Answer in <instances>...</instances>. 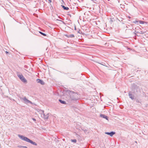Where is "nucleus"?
<instances>
[{
	"label": "nucleus",
	"mask_w": 148,
	"mask_h": 148,
	"mask_svg": "<svg viewBox=\"0 0 148 148\" xmlns=\"http://www.w3.org/2000/svg\"><path fill=\"white\" fill-rule=\"evenodd\" d=\"M32 119L34 120V121H36V119H34V118H33Z\"/></svg>",
	"instance_id": "17"
},
{
	"label": "nucleus",
	"mask_w": 148,
	"mask_h": 148,
	"mask_svg": "<svg viewBox=\"0 0 148 148\" xmlns=\"http://www.w3.org/2000/svg\"><path fill=\"white\" fill-rule=\"evenodd\" d=\"M49 2L50 3L51 2V0H48Z\"/></svg>",
	"instance_id": "16"
},
{
	"label": "nucleus",
	"mask_w": 148,
	"mask_h": 148,
	"mask_svg": "<svg viewBox=\"0 0 148 148\" xmlns=\"http://www.w3.org/2000/svg\"><path fill=\"white\" fill-rule=\"evenodd\" d=\"M130 97L131 98V99H133V98H132V97H130Z\"/></svg>",
	"instance_id": "20"
},
{
	"label": "nucleus",
	"mask_w": 148,
	"mask_h": 148,
	"mask_svg": "<svg viewBox=\"0 0 148 148\" xmlns=\"http://www.w3.org/2000/svg\"><path fill=\"white\" fill-rule=\"evenodd\" d=\"M25 147L26 148L27 147Z\"/></svg>",
	"instance_id": "21"
},
{
	"label": "nucleus",
	"mask_w": 148,
	"mask_h": 148,
	"mask_svg": "<svg viewBox=\"0 0 148 148\" xmlns=\"http://www.w3.org/2000/svg\"><path fill=\"white\" fill-rule=\"evenodd\" d=\"M37 80L38 81V83H39L42 84H44V82L41 80L39 79H38Z\"/></svg>",
	"instance_id": "3"
},
{
	"label": "nucleus",
	"mask_w": 148,
	"mask_h": 148,
	"mask_svg": "<svg viewBox=\"0 0 148 148\" xmlns=\"http://www.w3.org/2000/svg\"><path fill=\"white\" fill-rule=\"evenodd\" d=\"M138 22H139V23L140 24H147V23L146 22H145V21H138Z\"/></svg>",
	"instance_id": "4"
},
{
	"label": "nucleus",
	"mask_w": 148,
	"mask_h": 148,
	"mask_svg": "<svg viewBox=\"0 0 148 148\" xmlns=\"http://www.w3.org/2000/svg\"><path fill=\"white\" fill-rule=\"evenodd\" d=\"M39 33H40L41 34L43 35V36H47L46 34H44L42 32H39Z\"/></svg>",
	"instance_id": "10"
},
{
	"label": "nucleus",
	"mask_w": 148,
	"mask_h": 148,
	"mask_svg": "<svg viewBox=\"0 0 148 148\" xmlns=\"http://www.w3.org/2000/svg\"><path fill=\"white\" fill-rule=\"evenodd\" d=\"M140 33L141 34H143L144 33V32H141Z\"/></svg>",
	"instance_id": "15"
},
{
	"label": "nucleus",
	"mask_w": 148,
	"mask_h": 148,
	"mask_svg": "<svg viewBox=\"0 0 148 148\" xmlns=\"http://www.w3.org/2000/svg\"><path fill=\"white\" fill-rule=\"evenodd\" d=\"M93 1L94 2H95V1H97V0H91Z\"/></svg>",
	"instance_id": "13"
},
{
	"label": "nucleus",
	"mask_w": 148,
	"mask_h": 148,
	"mask_svg": "<svg viewBox=\"0 0 148 148\" xmlns=\"http://www.w3.org/2000/svg\"><path fill=\"white\" fill-rule=\"evenodd\" d=\"M115 134V132H112L110 133V135L111 136H112Z\"/></svg>",
	"instance_id": "7"
},
{
	"label": "nucleus",
	"mask_w": 148,
	"mask_h": 148,
	"mask_svg": "<svg viewBox=\"0 0 148 148\" xmlns=\"http://www.w3.org/2000/svg\"><path fill=\"white\" fill-rule=\"evenodd\" d=\"M139 22L138 21H135L133 22V23L135 24H138V23Z\"/></svg>",
	"instance_id": "11"
},
{
	"label": "nucleus",
	"mask_w": 148,
	"mask_h": 148,
	"mask_svg": "<svg viewBox=\"0 0 148 148\" xmlns=\"http://www.w3.org/2000/svg\"><path fill=\"white\" fill-rule=\"evenodd\" d=\"M5 53L6 54H7V53H8V52L7 51H5Z\"/></svg>",
	"instance_id": "18"
},
{
	"label": "nucleus",
	"mask_w": 148,
	"mask_h": 148,
	"mask_svg": "<svg viewBox=\"0 0 148 148\" xmlns=\"http://www.w3.org/2000/svg\"><path fill=\"white\" fill-rule=\"evenodd\" d=\"M101 116L102 117H103L104 118L106 119H107L108 117L105 115H101Z\"/></svg>",
	"instance_id": "9"
},
{
	"label": "nucleus",
	"mask_w": 148,
	"mask_h": 148,
	"mask_svg": "<svg viewBox=\"0 0 148 148\" xmlns=\"http://www.w3.org/2000/svg\"><path fill=\"white\" fill-rule=\"evenodd\" d=\"M128 18H131V17H130V16H128Z\"/></svg>",
	"instance_id": "19"
},
{
	"label": "nucleus",
	"mask_w": 148,
	"mask_h": 148,
	"mask_svg": "<svg viewBox=\"0 0 148 148\" xmlns=\"http://www.w3.org/2000/svg\"><path fill=\"white\" fill-rule=\"evenodd\" d=\"M110 133H109V132H106V134H107L108 135H110Z\"/></svg>",
	"instance_id": "14"
},
{
	"label": "nucleus",
	"mask_w": 148,
	"mask_h": 148,
	"mask_svg": "<svg viewBox=\"0 0 148 148\" xmlns=\"http://www.w3.org/2000/svg\"><path fill=\"white\" fill-rule=\"evenodd\" d=\"M71 141L73 142H74V143H76L77 142V140L76 139H73V140H71Z\"/></svg>",
	"instance_id": "12"
},
{
	"label": "nucleus",
	"mask_w": 148,
	"mask_h": 148,
	"mask_svg": "<svg viewBox=\"0 0 148 148\" xmlns=\"http://www.w3.org/2000/svg\"><path fill=\"white\" fill-rule=\"evenodd\" d=\"M18 137L21 138L22 140H25L27 142H29L34 145H37L36 143L32 141V140H30L29 139H28L27 137L24 136L22 135H18Z\"/></svg>",
	"instance_id": "1"
},
{
	"label": "nucleus",
	"mask_w": 148,
	"mask_h": 148,
	"mask_svg": "<svg viewBox=\"0 0 148 148\" xmlns=\"http://www.w3.org/2000/svg\"><path fill=\"white\" fill-rule=\"evenodd\" d=\"M59 101L60 102V103L62 104H64L65 103V101H62L61 100H59Z\"/></svg>",
	"instance_id": "8"
},
{
	"label": "nucleus",
	"mask_w": 148,
	"mask_h": 148,
	"mask_svg": "<svg viewBox=\"0 0 148 148\" xmlns=\"http://www.w3.org/2000/svg\"><path fill=\"white\" fill-rule=\"evenodd\" d=\"M62 8H63L65 10H68L69 9V8L67 7H65L64 5L62 6Z\"/></svg>",
	"instance_id": "6"
},
{
	"label": "nucleus",
	"mask_w": 148,
	"mask_h": 148,
	"mask_svg": "<svg viewBox=\"0 0 148 148\" xmlns=\"http://www.w3.org/2000/svg\"><path fill=\"white\" fill-rule=\"evenodd\" d=\"M68 37L73 38L75 37L74 35L73 34H70L67 36Z\"/></svg>",
	"instance_id": "5"
},
{
	"label": "nucleus",
	"mask_w": 148,
	"mask_h": 148,
	"mask_svg": "<svg viewBox=\"0 0 148 148\" xmlns=\"http://www.w3.org/2000/svg\"><path fill=\"white\" fill-rule=\"evenodd\" d=\"M18 76L22 81L24 82H27L26 80L22 75H19Z\"/></svg>",
	"instance_id": "2"
}]
</instances>
